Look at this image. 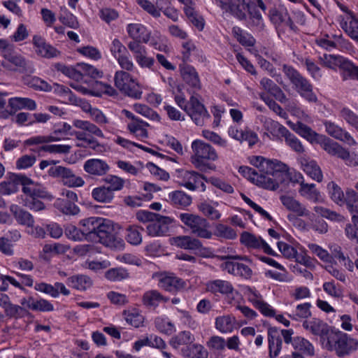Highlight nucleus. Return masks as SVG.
I'll list each match as a JSON object with an SVG mask.
<instances>
[{"mask_svg": "<svg viewBox=\"0 0 358 358\" xmlns=\"http://www.w3.org/2000/svg\"><path fill=\"white\" fill-rule=\"evenodd\" d=\"M250 162L258 169L261 178H265L264 175H268L282 179L302 178L300 173H296L293 169H290L286 164L278 159L252 156L250 158Z\"/></svg>", "mask_w": 358, "mask_h": 358, "instance_id": "nucleus-1", "label": "nucleus"}, {"mask_svg": "<svg viewBox=\"0 0 358 358\" xmlns=\"http://www.w3.org/2000/svg\"><path fill=\"white\" fill-rule=\"evenodd\" d=\"M323 345L338 357L344 358L358 350V339L340 331H331L328 338H324Z\"/></svg>", "mask_w": 358, "mask_h": 358, "instance_id": "nucleus-2", "label": "nucleus"}, {"mask_svg": "<svg viewBox=\"0 0 358 358\" xmlns=\"http://www.w3.org/2000/svg\"><path fill=\"white\" fill-rule=\"evenodd\" d=\"M282 71L302 97L309 102H317V98L313 92L312 85L298 71L291 66L284 64Z\"/></svg>", "mask_w": 358, "mask_h": 358, "instance_id": "nucleus-3", "label": "nucleus"}, {"mask_svg": "<svg viewBox=\"0 0 358 358\" xmlns=\"http://www.w3.org/2000/svg\"><path fill=\"white\" fill-rule=\"evenodd\" d=\"M194 155L191 157L192 163L201 171L211 169L212 166L207 163L217 159L215 150L209 144L199 140L194 141L192 144Z\"/></svg>", "mask_w": 358, "mask_h": 358, "instance_id": "nucleus-4", "label": "nucleus"}, {"mask_svg": "<svg viewBox=\"0 0 358 358\" xmlns=\"http://www.w3.org/2000/svg\"><path fill=\"white\" fill-rule=\"evenodd\" d=\"M179 218L193 235L205 239L212 238L213 233L210 230V225L206 218L187 213H180Z\"/></svg>", "mask_w": 358, "mask_h": 358, "instance_id": "nucleus-5", "label": "nucleus"}, {"mask_svg": "<svg viewBox=\"0 0 358 358\" xmlns=\"http://www.w3.org/2000/svg\"><path fill=\"white\" fill-rule=\"evenodd\" d=\"M113 222L108 219L99 217L94 241H98L109 247L121 248L124 246V241L116 238L113 236Z\"/></svg>", "mask_w": 358, "mask_h": 358, "instance_id": "nucleus-6", "label": "nucleus"}, {"mask_svg": "<svg viewBox=\"0 0 358 358\" xmlns=\"http://www.w3.org/2000/svg\"><path fill=\"white\" fill-rule=\"evenodd\" d=\"M114 82L115 87L125 95L136 99L141 97L142 92L139 90L138 83L128 72L117 71Z\"/></svg>", "mask_w": 358, "mask_h": 358, "instance_id": "nucleus-7", "label": "nucleus"}, {"mask_svg": "<svg viewBox=\"0 0 358 358\" xmlns=\"http://www.w3.org/2000/svg\"><path fill=\"white\" fill-rule=\"evenodd\" d=\"M199 99L200 96L198 94H192L185 112L196 125L203 126L210 119V115Z\"/></svg>", "mask_w": 358, "mask_h": 358, "instance_id": "nucleus-8", "label": "nucleus"}, {"mask_svg": "<svg viewBox=\"0 0 358 358\" xmlns=\"http://www.w3.org/2000/svg\"><path fill=\"white\" fill-rule=\"evenodd\" d=\"M22 191L30 196L29 207L34 210H41L44 208V204L39 199L44 196L43 188L34 180H24L22 183Z\"/></svg>", "mask_w": 358, "mask_h": 358, "instance_id": "nucleus-9", "label": "nucleus"}, {"mask_svg": "<svg viewBox=\"0 0 358 358\" xmlns=\"http://www.w3.org/2000/svg\"><path fill=\"white\" fill-rule=\"evenodd\" d=\"M124 180H106V182L92 190V197L99 202L109 203L114 197V192L120 190Z\"/></svg>", "mask_w": 358, "mask_h": 358, "instance_id": "nucleus-10", "label": "nucleus"}, {"mask_svg": "<svg viewBox=\"0 0 358 358\" xmlns=\"http://www.w3.org/2000/svg\"><path fill=\"white\" fill-rule=\"evenodd\" d=\"M243 292L248 300L264 315L274 316L275 310L264 301L262 294L255 288L246 286L243 289Z\"/></svg>", "mask_w": 358, "mask_h": 358, "instance_id": "nucleus-11", "label": "nucleus"}, {"mask_svg": "<svg viewBox=\"0 0 358 358\" xmlns=\"http://www.w3.org/2000/svg\"><path fill=\"white\" fill-rule=\"evenodd\" d=\"M159 287L170 292H178L186 287V282L173 273L164 272L155 274Z\"/></svg>", "mask_w": 358, "mask_h": 358, "instance_id": "nucleus-12", "label": "nucleus"}, {"mask_svg": "<svg viewBox=\"0 0 358 358\" xmlns=\"http://www.w3.org/2000/svg\"><path fill=\"white\" fill-rule=\"evenodd\" d=\"M180 74L184 82L188 85L187 91L189 94H197L201 89V83L196 69L188 64L180 66Z\"/></svg>", "mask_w": 358, "mask_h": 358, "instance_id": "nucleus-13", "label": "nucleus"}, {"mask_svg": "<svg viewBox=\"0 0 358 358\" xmlns=\"http://www.w3.org/2000/svg\"><path fill=\"white\" fill-rule=\"evenodd\" d=\"M173 221L170 217L157 214L156 219H154L146 227L148 235L152 237L165 236L169 231V227Z\"/></svg>", "mask_w": 358, "mask_h": 358, "instance_id": "nucleus-14", "label": "nucleus"}, {"mask_svg": "<svg viewBox=\"0 0 358 358\" xmlns=\"http://www.w3.org/2000/svg\"><path fill=\"white\" fill-rule=\"evenodd\" d=\"M240 241L248 248L261 249L267 255L278 256L264 240L249 232H243L241 235Z\"/></svg>", "mask_w": 358, "mask_h": 358, "instance_id": "nucleus-15", "label": "nucleus"}, {"mask_svg": "<svg viewBox=\"0 0 358 358\" xmlns=\"http://www.w3.org/2000/svg\"><path fill=\"white\" fill-rule=\"evenodd\" d=\"M52 90H54V92L57 93L65 94L71 104L80 106L85 112H90L92 109L89 102L85 99L76 96L69 88L55 83H54L52 86L46 83V92H50Z\"/></svg>", "mask_w": 358, "mask_h": 358, "instance_id": "nucleus-16", "label": "nucleus"}, {"mask_svg": "<svg viewBox=\"0 0 358 358\" xmlns=\"http://www.w3.org/2000/svg\"><path fill=\"white\" fill-rule=\"evenodd\" d=\"M128 48L133 52L137 64L141 68H146L152 71L155 70V61L153 57L147 56L145 46L137 43L128 44Z\"/></svg>", "mask_w": 358, "mask_h": 358, "instance_id": "nucleus-17", "label": "nucleus"}, {"mask_svg": "<svg viewBox=\"0 0 358 358\" xmlns=\"http://www.w3.org/2000/svg\"><path fill=\"white\" fill-rule=\"evenodd\" d=\"M219 6L225 12L229 13L239 20L245 18V1L237 0L238 3L234 0H215Z\"/></svg>", "mask_w": 358, "mask_h": 358, "instance_id": "nucleus-18", "label": "nucleus"}, {"mask_svg": "<svg viewBox=\"0 0 358 358\" xmlns=\"http://www.w3.org/2000/svg\"><path fill=\"white\" fill-rule=\"evenodd\" d=\"M303 327L313 335L319 336L324 343V338H328V335L331 331L329 326L321 320L313 317L309 320H304L302 324Z\"/></svg>", "mask_w": 358, "mask_h": 358, "instance_id": "nucleus-19", "label": "nucleus"}, {"mask_svg": "<svg viewBox=\"0 0 358 358\" xmlns=\"http://www.w3.org/2000/svg\"><path fill=\"white\" fill-rule=\"evenodd\" d=\"M143 189L145 193H141V196H127L124 199L125 203L131 207L141 206L143 200H151L153 198L152 193L161 190V187L154 183L145 182L143 185Z\"/></svg>", "mask_w": 358, "mask_h": 358, "instance_id": "nucleus-20", "label": "nucleus"}, {"mask_svg": "<svg viewBox=\"0 0 358 358\" xmlns=\"http://www.w3.org/2000/svg\"><path fill=\"white\" fill-rule=\"evenodd\" d=\"M287 123L294 131L310 143H319L324 138L323 136L318 134L310 127L299 121L296 123L291 122H288Z\"/></svg>", "mask_w": 358, "mask_h": 358, "instance_id": "nucleus-21", "label": "nucleus"}, {"mask_svg": "<svg viewBox=\"0 0 358 358\" xmlns=\"http://www.w3.org/2000/svg\"><path fill=\"white\" fill-rule=\"evenodd\" d=\"M324 124L327 132L332 137L343 141L349 145H357V143L350 134L338 125L329 121H325Z\"/></svg>", "mask_w": 358, "mask_h": 358, "instance_id": "nucleus-22", "label": "nucleus"}, {"mask_svg": "<svg viewBox=\"0 0 358 358\" xmlns=\"http://www.w3.org/2000/svg\"><path fill=\"white\" fill-rule=\"evenodd\" d=\"M3 57L4 60L1 62V66L8 71H22L26 67V60L20 55L8 53Z\"/></svg>", "mask_w": 358, "mask_h": 358, "instance_id": "nucleus-23", "label": "nucleus"}, {"mask_svg": "<svg viewBox=\"0 0 358 358\" xmlns=\"http://www.w3.org/2000/svg\"><path fill=\"white\" fill-rule=\"evenodd\" d=\"M129 36L133 38L128 44L141 43H147L150 39V34L146 31L145 27L140 24H129L127 26Z\"/></svg>", "mask_w": 358, "mask_h": 358, "instance_id": "nucleus-24", "label": "nucleus"}, {"mask_svg": "<svg viewBox=\"0 0 358 358\" xmlns=\"http://www.w3.org/2000/svg\"><path fill=\"white\" fill-rule=\"evenodd\" d=\"M170 243L178 248L189 250H198L202 247L201 242L199 239L189 236L173 237L170 239Z\"/></svg>", "mask_w": 358, "mask_h": 358, "instance_id": "nucleus-25", "label": "nucleus"}, {"mask_svg": "<svg viewBox=\"0 0 358 358\" xmlns=\"http://www.w3.org/2000/svg\"><path fill=\"white\" fill-rule=\"evenodd\" d=\"M294 352L299 355L312 357L315 355V348L307 339L301 336L294 337L293 345Z\"/></svg>", "mask_w": 358, "mask_h": 358, "instance_id": "nucleus-26", "label": "nucleus"}, {"mask_svg": "<svg viewBox=\"0 0 358 358\" xmlns=\"http://www.w3.org/2000/svg\"><path fill=\"white\" fill-rule=\"evenodd\" d=\"M236 319L233 315L218 316L215 320V329L222 334L231 333L236 328Z\"/></svg>", "mask_w": 358, "mask_h": 358, "instance_id": "nucleus-27", "label": "nucleus"}, {"mask_svg": "<svg viewBox=\"0 0 358 358\" xmlns=\"http://www.w3.org/2000/svg\"><path fill=\"white\" fill-rule=\"evenodd\" d=\"M99 217H91L80 221V227L86 240L94 241Z\"/></svg>", "mask_w": 358, "mask_h": 358, "instance_id": "nucleus-28", "label": "nucleus"}, {"mask_svg": "<svg viewBox=\"0 0 358 358\" xmlns=\"http://www.w3.org/2000/svg\"><path fill=\"white\" fill-rule=\"evenodd\" d=\"M280 201L282 205L289 211H292L298 216H308L310 212L299 201L289 196H281Z\"/></svg>", "mask_w": 358, "mask_h": 358, "instance_id": "nucleus-29", "label": "nucleus"}, {"mask_svg": "<svg viewBox=\"0 0 358 358\" xmlns=\"http://www.w3.org/2000/svg\"><path fill=\"white\" fill-rule=\"evenodd\" d=\"M0 306L4 309L6 315L10 317H21L24 312L23 308L11 303L8 296L3 293H0Z\"/></svg>", "mask_w": 358, "mask_h": 358, "instance_id": "nucleus-30", "label": "nucleus"}, {"mask_svg": "<svg viewBox=\"0 0 358 358\" xmlns=\"http://www.w3.org/2000/svg\"><path fill=\"white\" fill-rule=\"evenodd\" d=\"M206 289L213 294L220 293L224 295L231 294L234 292L233 285L230 282L220 279L208 282Z\"/></svg>", "mask_w": 358, "mask_h": 358, "instance_id": "nucleus-31", "label": "nucleus"}, {"mask_svg": "<svg viewBox=\"0 0 358 358\" xmlns=\"http://www.w3.org/2000/svg\"><path fill=\"white\" fill-rule=\"evenodd\" d=\"M184 358H208L207 350L199 343H192L181 350Z\"/></svg>", "mask_w": 358, "mask_h": 358, "instance_id": "nucleus-32", "label": "nucleus"}, {"mask_svg": "<svg viewBox=\"0 0 358 358\" xmlns=\"http://www.w3.org/2000/svg\"><path fill=\"white\" fill-rule=\"evenodd\" d=\"M268 357L277 358L282 350V338L276 331L269 330L268 333Z\"/></svg>", "mask_w": 358, "mask_h": 358, "instance_id": "nucleus-33", "label": "nucleus"}, {"mask_svg": "<svg viewBox=\"0 0 358 358\" xmlns=\"http://www.w3.org/2000/svg\"><path fill=\"white\" fill-rule=\"evenodd\" d=\"M84 169L90 174L103 176L109 170V166L101 159H92L85 163Z\"/></svg>", "mask_w": 358, "mask_h": 358, "instance_id": "nucleus-34", "label": "nucleus"}, {"mask_svg": "<svg viewBox=\"0 0 358 358\" xmlns=\"http://www.w3.org/2000/svg\"><path fill=\"white\" fill-rule=\"evenodd\" d=\"M194 340V336L190 331H182L171 337L169 344L173 348L178 349L182 345H186L187 347L192 344Z\"/></svg>", "mask_w": 358, "mask_h": 358, "instance_id": "nucleus-35", "label": "nucleus"}, {"mask_svg": "<svg viewBox=\"0 0 358 358\" xmlns=\"http://www.w3.org/2000/svg\"><path fill=\"white\" fill-rule=\"evenodd\" d=\"M168 298L164 296L157 290L152 289L145 292L143 296V303L149 308H156L160 303L167 302Z\"/></svg>", "mask_w": 358, "mask_h": 358, "instance_id": "nucleus-36", "label": "nucleus"}, {"mask_svg": "<svg viewBox=\"0 0 358 358\" xmlns=\"http://www.w3.org/2000/svg\"><path fill=\"white\" fill-rule=\"evenodd\" d=\"M8 106L12 112H15L22 109L34 110L36 107V102L29 99L24 97H13L8 101Z\"/></svg>", "mask_w": 358, "mask_h": 358, "instance_id": "nucleus-37", "label": "nucleus"}, {"mask_svg": "<svg viewBox=\"0 0 358 358\" xmlns=\"http://www.w3.org/2000/svg\"><path fill=\"white\" fill-rule=\"evenodd\" d=\"M10 210L14 215V217L18 223L26 225L27 227L32 226L34 223V220L31 215L29 212L20 208L18 206L11 205Z\"/></svg>", "mask_w": 358, "mask_h": 358, "instance_id": "nucleus-38", "label": "nucleus"}, {"mask_svg": "<svg viewBox=\"0 0 358 358\" xmlns=\"http://www.w3.org/2000/svg\"><path fill=\"white\" fill-rule=\"evenodd\" d=\"M171 203L178 208H185L192 203V197L182 191H174L169 194Z\"/></svg>", "mask_w": 358, "mask_h": 358, "instance_id": "nucleus-39", "label": "nucleus"}, {"mask_svg": "<svg viewBox=\"0 0 358 358\" xmlns=\"http://www.w3.org/2000/svg\"><path fill=\"white\" fill-rule=\"evenodd\" d=\"M310 308V303L298 304L295 309L289 314V317L296 321L308 320L307 319L311 316Z\"/></svg>", "mask_w": 358, "mask_h": 358, "instance_id": "nucleus-40", "label": "nucleus"}, {"mask_svg": "<svg viewBox=\"0 0 358 358\" xmlns=\"http://www.w3.org/2000/svg\"><path fill=\"white\" fill-rule=\"evenodd\" d=\"M299 192L302 196L313 202H318L321 200L320 193L313 183L308 184L302 181Z\"/></svg>", "mask_w": 358, "mask_h": 358, "instance_id": "nucleus-41", "label": "nucleus"}, {"mask_svg": "<svg viewBox=\"0 0 358 358\" xmlns=\"http://www.w3.org/2000/svg\"><path fill=\"white\" fill-rule=\"evenodd\" d=\"M344 57L340 55L324 54L319 57L320 64L326 68L336 71L340 68Z\"/></svg>", "mask_w": 358, "mask_h": 358, "instance_id": "nucleus-42", "label": "nucleus"}, {"mask_svg": "<svg viewBox=\"0 0 358 358\" xmlns=\"http://www.w3.org/2000/svg\"><path fill=\"white\" fill-rule=\"evenodd\" d=\"M130 277L128 271L122 267L110 268L105 273V278L111 282H119Z\"/></svg>", "mask_w": 358, "mask_h": 358, "instance_id": "nucleus-43", "label": "nucleus"}, {"mask_svg": "<svg viewBox=\"0 0 358 358\" xmlns=\"http://www.w3.org/2000/svg\"><path fill=\"white\" fill-rule=\"evenodd\" d=\"M343 200L348 210L353 214L352 220H355V214H358V194L352 189L348 190Z\"/></svg>", "mask_w": 358, "mask_h": 358, "instance_id": "nucleus-44", "label": "nucleus"}, {"mask_svg": "<svg viewBox=\"0 0 358 358\" xmlns=\"http://www.w3.org/2000/svg\"><path fill=\"white\" fill-rule=\"evenodd\" d=\"M123 315L127 323L136 328L141 327L144 321L143 316L135 308L124 310Z\"/></svg>", "mask_w": 358, "mask_h": 358, "instance_id": "nucleus-45", "label": "nucleus"}, {"mask_svg": "<svg viewBox=\"0 0 358 358\" xmlns=\"http://www.w3.org/2000/svg\"><path fill=\"white\" fill-rule=\"evenodd\" d=\"M256 186L265 189L275 191L285 189L287 180H251Z\"/></svg>", "mask_w": 358, "mask_h": 358, "instance_id": "nucleus-46", "label": "nucleus"}, {"mask_svg": "<svg viewBox=\"0 0 358 358\" xmlns=\"http://www.w3.org/2000/svg\"><path fill=\"white\" fill-rule=\"evenodd\" d=\"M143 229L141 227L132 225L129 226L127 229L126 239L128 243L133 245H138L142 242V231Z\"/></svg>", "mask_w": 358, "mask_h": 358, "instance_id": "nucleus-47", "label": "nucleus"}, {"mask_svg": "<svg viewBox=\"0 0 358 358\" xmlns=\"http://www.w3.org/2000/svg\"><path fill=\"white\" fill-rule=\"evenodd\" d=\"M68 285L78 290H85L92 285L90 278L84 275H74L68 278Z\"/></svg>", "mask_w": 358, "mask_h": 358, "instance_id": "nucleus-48", "label": "nucleus"}, {"mask_svg": "<svg viewBox=\"0 0 358 358\" xmlns=\"http://www.w3.org/2000/svg\"><path fill=\"white\" fill-rule=\"evenodd\" d=\"M155 324L158 331L164 334L171 335L176 331L174 324L167 317H157L155 320Z\"/></svg>", "mask_w": 358, "mask_h": 358, "instance_id": "nucleus-49", "label": "nucleus"}, {"mask_svg": "<svg viewBox=\"0 0 358 358\" xmlns=\"http://www.w3.org/2000/svg\"><path fill=\"white\" fill-rule=\"evenodd\" d=\"M232 34L242 45L252 47L255 43V39L254 37L243 32V31L238 27H234L232 29Z\"/></svg>", "mask_w": 358, "mask_h": 358, "instance_id": "nucleus-50", "label": "nucleus"}, {"mask_svg": "<svg viewBox=\"0 0 358 358\" xmlns=\"http://www.w3.org/2000/svg\"><path fill=\"white\" fill-rule=\"evenodd\" d=\"M314 210L316 213L322 217L328 219L331 221L342 222L345 220V217L341 214H338L335 211H333L329 208H324L322 206H315Z\"/></svg>", "mask_w": 358, "mask_h": 358, "instance_id": "nucleus-51", "label": "nucleus"}, {"mask_svg": "<svg viewBox=\"0 0 358 358\" xmlns=\"http://www.w3.org/2000/svg\"><path fill=\"white\" fill-rule=\"evenodd\" d=\"M184 11L189 20L199 31H202L204 28L205 22L202 16L199 15L193 7H185Z\"/></svg>", "mask_w": 358, "mask_h": 358, "instance_id": "nucleus-52", "label": "nucleus"}, {"mask_svg": "<svg viewBox=\"0 0 358 358\" xmlns=\"http://www.w3.org/2000/svg\"><path fill=\"white\" fill-rule=\"evenodd\" d=\"M214 234L219 238L229 240L235 239L237 236L234 229L223 224H217L215 226Z\"/></svg>", "mask_w": 358, "mask_h": 358, "instance_id": "nucleus-53", "label": "nucleus"}, {"mask_svg": "<svg viewBox=\"0 0 358 358\" xmlns=\"http://www.w3.org/2000/svg\"><path fill=\"white\" fill-rule=\"evenodd\" d=\"M148 126L149 124L147 122L138 120L129 123L128 124V129L131 133L136 134V136L146 138L148 136V131L145 127Z\"/></svg>", "mask_w": 358, "mask_h": 358, "instance_id": "nucleus-54", "label": "nucleus"}, {"mask_svg": "<svg viewBox=\"0 0 358 358\" xmlns=\"http://www.w3.org/2000/svg\"><path fill=\"white\" fill-rule=\"evenodd\" d=\"M73 125L80 129L88 131L89 133L94 134L99 137H103V134L99 128L95 124L84 120H76L73 122Z\"/></svg>", "mask_w": 358, "mask_h": 358, "instance_id": "nucleus-55", "label": "nucleus"}, {"mask_svg": "<svg viewBox=\"0 0 358 358\" xmlns=\"http://www.w3.org/2000/svg\"><path fill=\"white\" fill-rule=\"evenodd\" d=\"M24 180H4L0 183V193L9 195L15 193Z\"/></svg>", "mask_w": 358, "mask_h": 358, "instance_id": "nucleus-56", "label": "nucleus"}, {"mask_svg": "<svg viewBox=\"0 0 358 358\" xmlns=\"http://www.w3.org/2000/svg\"><path fill=\"white\" fill-rule=\"evenodd\" d=\"M48 176L52 178H62L69 179L74 177L72 171L67 168L61 166H51L48 171Z\"/></svg>", "mask_w": 358, "mask_h": 358, "instance_id": "nucleus-57", "label": "nucleus"}, {"mask_svg": "<svg viewBox=\"0 0 358 358\" xmlns=\"http://www.w3.org/2000/svg\"><path fill=\"white\" fill-rule=\"evenodd\" d=\"M329 193L331 199L337 204L342 205L344 203V194L340 187L334 182L331 181L328 184Z\"/></svg>", "mask_w": 358, "mask_h": 358, "instance_id": "nucleus-58", "label": "nucleus"}, {"mask_svg": "<svg viewBox=\"0 0 358 358\" xmlns=\"http://www.w3.org/2000/svg\"><path fill=\"white\" fill-rule=\"evenodd\" d=\"M198 209L210 220H217L221 217V213L214 206L206 201L199 203Z\"/></svg>", "mask_w": 358, "mask_h": 358, "instance_id": "nucleus-59", "label": "nucleus"}, {"mask_svg": "<svg viewBox=\"0 0 358 358\" xmlns=\"http://www.w3.org/2000/svg\"><path fill=\"white\" fill-rule=\"evenodd\" d=\"M303 171L312 179H321L322 177V171L315 162L311 161L303 164Z\"/></svg>", "mask_w": 358, "mask_h": 358, "instance_id": "nucleus-60", "label": "nucleus"}, {"mask_svg": "<svg viewBox=\"0 0 358 358\" xmlns=\"http://www.w3.org/2000/svg\"><path fill=\"white\" fill-rule=\"evenodd\" d=\"M336 157L343 159L348 166H355L358 165V157L357 155L354 153L350 154L347 149L342 146H341Z\"/></svg>", "mask_w": 358, "mask_h": 358, "instance_id": "nucleus-61", "label": "nucleus"}, {"mask_svg": "<svg viewBox=\"0 0 358 358\" xmlns=\"http://www.w3.org/2000/svg\"><path fill=\"white\" fill-rule=\"evenodd\" d=\"M206 345L211 350L223 352L226 348V340L220 336H213L207 341Z\"/></svg>", "mask_w": 358, "mask_h": 358, "instance_id": "nucleus-62", "label": "nucleus"}, {"mask_svg": "<svg viewBox=\"0 0 358 358\" xmlns=\"http://www.w3.org/2000/svg\"><path fill=\"white\" fill-rule=\"evenodd\" d=\"M308 248L313 255H316L322 262L326 263L331 262L332 257L330 255L327 250L322 248L320 245L315 243H309L308 245Z\"/></svg>", "mask_w": 358, "mask_h": 358, "instance_id": "nucleus-63", "label": "nucleus"}, {"mask_svg": "<svg viewBox=\"0 0 358 358\" xmlns=\"http://www.w3.org/2000/svg\"><path fill=\"white\" fill-rule=\"evenodd\" d=\"M339 69L344 73H347L350 79L358 80V66H355L348 59L344 58Z\"/></svg>", "mask_w": 358, "mask_h": 358, "instance_id": "nucleus-64", "label": "nucleus"}]
</instances>
